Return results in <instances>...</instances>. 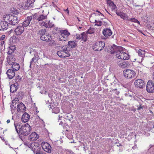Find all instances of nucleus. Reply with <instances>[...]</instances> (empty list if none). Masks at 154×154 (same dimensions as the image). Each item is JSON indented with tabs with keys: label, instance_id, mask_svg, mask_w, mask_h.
<instances>
[{
	"label": "nucleus",
	"instance_id": "nucleus-9",
	"mask_svg": "<svg viewBox=\"0 0 154 154\" xmlns=\"http://www.w3.org/2000/svg\"><path fill=\"white\" fill-rule=\"evenodd\" d=\"M135 86L138 88L142 89L145 86V82L141 79H138L135 80L134 82Z\"/></svg>",
	"mask_w": 154,
	"mask_h": 154
},
{
	"label": "nucleus",
	"instance_id": "nucleus-28",
	"mask_svg": "<svg viewBox=\"0 0 154 154\" xmlns=\"http://www.w3.org/2000/svg\"><path fill=\"white\" fill-rule=\"evenodd\" d=\"M81 39L84 42L86 41L87 39L88 35L87 33L86 32H84L82 33L81 34Z\"/></svg>",
	"mask_w": 154,
	"mask_h": 154
},
{
	"label": "nucleus",
	"instance_id": "nucleus-53",
	"mask_svg": "<svg viewBox=\"0 0 154 154\" xmlns=\"http://www.w3.org/2000/svg\"><path fill=\"white\" fill-rule=\"evenodd\" d=\"M13 13L15 15L19 13V12L17 10H15L14 11H13Z\"/></svg>",
	"mask_w": 154,
	"mask_h": 154
},
{
	"label": "nucleus",
	"instance_id": "nucleus-19",
	"mask_svg": "<svg viewBox=\"0 0 154 154\" xmlns=\"http://www.w3.org/2000/svg\"><path fill=\"white\" fill-rule=\"evenodd\" d=\"M32 20V16L27 17L22 25L24 27H26L28 26L30 24L31 21Z\"/></svg>",
	"mask_w": 154,
	"mask_h": 154
},
{
	"label": "nucleus",
	"instance_id": "nucleus-48",
	"mask_svg": "<svg viewBox=\"0 0 154 154\" xmlns=\"http://www.w3.org/2000/svg\"><path fill=\"white\" fill-rule=\"evenodd\" d=\"M81 35H79L78 34L77 35L76 37V39H78V40H80L81 39Z\"/></svg>",
	"mask_w": 154,
	"mask_h": 154
},
{
	"label": "nucleus",
	"instance_id": "nucleus-4",
	"mask_svg": "<svg viewBox=\"0 0 154 154\" xmlns=\"http://www.w3.org/2000/svg\"><path fill=\"white\" fill-rule=\"evenodd\" d=\"M60 35L58 38L60 41H66L67 40L68 37L70 35V33L66 30H61L60 32Z\"/></svg>",
	"mask_w": 154,
	"mask_h": 154
},
{
	"label": "nucleus",
	"instance_id": "nucleus-34",
	"mask_svg": "<svg viewBox=\"0 0 154 154\" xmlns=\"http://www.w3.org/2000/svg\"><path fill=\"white\" fill-rule=\"evenodd\" d=\"M64 118L66 119L70 120L72 119V116L69 113H67L64 116Z\"/></svg>",
	"mask_w": 154,
	"mask_h": 154
},
{
	"label": "nucleus",
	"instance_id": "nucleus-21",
	"mask_svg": "<svg viewBox=\"0 0 154 154\" xmlns=\"http://www.w3.org/2000/svg\"><path fill=\"white\" fill-rule=\"evenodd\" d=\"M29 118V115L26 112H25L22 116L21 120L23 122L25 123L28 121Z\"/></svg>",
	"mask_w": 154,
	"mask_h": 154
},
{
	"label": "nucleus",
	"instance_id": "nucleus-62",
	"mask_svg": "<svg viewBox=\"0 0 154 154\" xmlns=\"http://www.w3.org/2000/svg\"><path fill=\"white\" fill-rule=\"evenodd\" d=\"M66 11H67L68 13H69V11H68V8H67V9L66 10Z\"/></svg>",
	"mask_w": 154,
	"mask_h": 154
},
{
	"label": "nucleus",
	"instance_id": "nucleus-63",
	"mask_svg": "<svg viewBox=\"0 0 154 154\" xmlns=\"http://www.w3.org/2000/svg\"><path fill=\"white\" fill-rule=\"evenodd\" d=\"M55 29L56 30H57L58 29V28L57 27H56L55 28Z\"/></svg>",
	"mask_w": 154,
	"mask_h": 154
},
{
	"label": "nucleus",
	"instance_id": "nucleus-25",
	"mask_svg": "<svg viewBox=\"0 0 154 154\" xmlns=\"http://www.w3.org/2000/svg\"><path fill=\"white\" fill-rule=\"evenodd\" d=\"M15 49L16 47L15 45L10 46L8 48V54L9 55H11L14 52Z\"/></svg>",
	"mask_w": 154,
	"mask_h": 154
},
{
	"label": "nucleus",
	"instance_id": "nucleus-23",
	"mask_svg": "<svg viewBox=\"0 0 154 154\" xmlns=\"http://www.w3.org/2000/svg\"><path fill=\"white\" fill-rule=\"evenodd\" d=\"M76 43L74 41H69L68 42L67 47L68 48H74L76 46Z\"/></svg>",
	"mask_w": 154,
	"mask_h": 154
},
{
	"label": "nucleus",
	"instance_id": "nucleus-49",
	"mask_svg": "<svg viewBox=\"0 0 154 154\" xmlns=\"http://www.w3.org/2000/svg\"><path fill=\"white\" fill-rule=\"evenodd\" d=\"M111 7H112V10H115L117 8L116 5L114 3L113 4V5H112Z\"/></svg>",
	"mask_w": 154,
	"mask_h": 154
},
{
	"label": "nucleus",
	"instance_id": "nucleus-8",
	"mask_svg": "<svg viewBox=\"0 0 154 154\" xmlns=\"http://www.w3.org/2000/svg\"><path fill=\"white\" fill-rule=\"evenodd\" d=\"M116 55V57L122 60H127L129 59V55L128 54L122 51H120Z\"/></svg>",
	"mask_w": 154,
	"mask_h": 154
},
{
	"label": "nucleus",
	"instance_id": "nucleus-42",
	"mask_svg": "<svg viewBox=\"0 0 154 154\" xmlns=\"http://www.w3.org/2000/svg\"><path fill=\"white\" fill-rule=\"evenodd\" d=\"M95 23H96L95 25L98 26H100L102 25V23L101 21H97L96 20H95Z\"/></svg>",
	"mask_w": 154,
	"mask_h": 154
},
{
	"label": "nucleus",
	"instance_id": "nucleus-55",
	"mask_svg": "<svg viewBox=\"0 0 154 154\" xmlns=\"http://www.w3.org/2000/svg\"><path fill=\"white\" fill-rule=\"evenodd\" d=\"M44 26H45L46 28H49L48 27V23L47 24V23H45V24Z\"/></svg>",
	"mask_w": 154,
	"mask_h": 154
},
{
	"label": "nucleus",
	"instance_id": "nucleus-1",
	"mask_svg": "<svg viewBox=\"0 0 154 154\" xmlns=\"http://www.w3.org/2000/svg\"><path fill=\"white\" fill-rule=\"evenodd\" d=\"M14 126L17 133L23 136H27L31 131V128L28 123L21 125L19 123H14Z\"/></svg>",
	"mask_w": 154,
	"mask_h": 154
},
{
	"label": "nucleus",
	"instance_id": "nucleus-37",
	"mask_svg": "<svg viewBox=\"0 0 154 154\" xmlns=\"http://www.w3.org/2000/svg\"><path fill=\"white\" fill-rule=\"evenodd\" d=\"M138 54L140 56L143 57L144 55V51L141 49H139L138 52Z\"/></svg>",
	"mask_w": 154,
	"mask_h": 154
},
{
	"label": "nucleus",
	"instance_id": "nucleus-7",
	"mask_svg": "<svg viewBox=\"0 0 154 154\" xmlns=\"http://www.w3.org/2000/svg\"><path fill=\"white\" fill-rule=\"evenodd\" d=\"M123 48L120 46H118L115 44L110 46L109 49V52L111 54L118 53L120 51H122Z\"/></svg>",
	"mask_w": 154,
	"mask_h": 154
},
{
	"label": "nucleus",
	"instance_id": "nucleus-46",
	"mask_svg": "<svg viewBox=\"0 0 154 154\" xmlns=\"http://www.w3.org/2000/svg\"><path fill=\"white\" fill-rule=\"evenodd\" d=\"M7 58L8 62V61L11 62V60L13 59V57L12 56H11V55H9L7 57Z\"/></svg>",
	"mask_w": 154,
	"mask_h": 154
},
{
	"label": "nucleus",
	"instance_id": "nucleus-15",
	"mask_svg": "<svg viewBox=\"0 0 154 154\" xmlns=\"http://www.w3.org/2000/svg\"><path fill=\"white\" fill-rule=\"evenodd\" d=\"M103 35L105 37L110 36L112 35V32L109 28H106L103 29L102 31Z\"/></svg>",
	"mask_w": 154,
	"mask_h": 154
},
{
	"label": "nucleus",
	"instance_id": "nucleus-52",
	"mask_svg": "<svg viewBox=\"0 0 154 154\" xmlns=\"http://www.w3.org/2000/svg\"><path fill=\"white\" fill-rule=\"evenodd\" d=\"M137 107H138V108H137V110H139L143 108V107L142 106L141 104H140L139 106H137Z\"/></svg>",
	"mask_w": 154,
	"mask_h": 154
},
{
	"label": "nucleus",
	"instance_id": "nucleus-61",
	"mask_svg": "<svg viewBox=\"0 0 154 154\" xmlns=\"http://www.w3.org/2000/svg\"><path fill=\"white\" fill-rule=\"evenodd\" d=\"M122 146V145L120 143H119L118 145H117V146Z\"/></svg>",
	"mask_w": 154,
	"mask_h": 154
},
{
	"label": "nucleus",
	"instance_id": "nucleus-57",
	"mask_svg": "<svg viewBox=\"0 0 154 154\" xmlns=\"http://www.w3.org/2000/svg\"><path fill=\"white\" fill-rule=\"evenodd\" d=\"M137 148V145L135 144V145L132 147V149H135Z\"/></svg>",
	"mask_w": 154,
	"mask_h": 154
},
{
	"label": "nucleus",
	"instance_id": "nucleus-3",
	"mask_svg": "<svg viewBox=\"0 0 154 154\" xmlns=\"http://www.w3.org/2000/svg\"><path fill=\"white\" fill-rule=\"evenodd\" d=\"M66 46L62 47L61 50L57 52V54L60 57H66L70 56V54L69 53V51L70 48H68L66 47Z\"/></svg>",
	"mask_w": 154,
	"mask_h": 154
},
{
	"label": "nucleus",
	"instance_id": "nucleus-30",
	"mask_svg": "<svg viewBox=\"0 0 154 154\" xmlns=\"http://www.w3.org/2000/svg\"><path fill=\"white\" fill-rule=\"evenodd\" d=\"M47 16L44 15L42 14L40 15L38 14V22L42 21L43 20L47 18Z\"/></svg>",
	"mask_w": 154,
	"mask_h": 154
},
{
	"label": "nucleus",
	"instance_id": "nucleus-56",
	"mask_svg": "<svg viewBox=\"0 0 154 154\" xmlns=\"http://www.w3.org/2000/svg\"><path fill=\"white\" fill-rule=\"evenodd\" d=\"M104 50H105V51H108V52H109V49L108 50V49L106 47L105 48Z\"/></svg>",
	"mask_w": 154,
	"mask_h": 154
},
{
	"label": "nucleus",
	"instance_id": "nucleus-24",
	"mask_svg": "<svg viewBox=\"0 0 154 154\" xmlns=\"http://www.w3.org/2000/svg\"><path fill=\"white\" fill-rule=\"evenodd\" d=\"M19 103V101L18 100H13L12 103V106L11 107V109H17V108L18 106Z\"/></svg>",
	"mask_w": 154,
	"mask_h": 154
},
{
	"label": "nucleus",
	"instance_id": "nucleus-14",
	"mask_svg": "<svg viewBox=\"0 0 154 154\" xmlns=\"http://www.w3.org/2000/svg\"><path fill=\"white\" fill-rule=\"evenodd\" d=\"M43 149L48 153H51V147L50 145L47 142L44 143V144L42 146Z\"/></svg>",
	"mask_w": 154,
	"mask_h": 154
},
{
	"label": "nucleus",
	"instance_id": "nucleus-47",
	"mask_svg": "<svg viewBox=\"0 0 154 154\" xmlns=\"http://www.w3.org/2000/svg\"><path fill=\"white\" fill-rule=\"evenodd\" d=\"M51 39H50V43H49V45H53L55 44V42L54 40H51Z\"/></svg>",
	"mask_w": 154,
	"mask_h": 154
},
{
	"label": "nucleus",
	"instance_id": "nucleus-22",
	"mask_svg": "<svg viewBox=\"0 0 154 154\" xmlns=\"http://www.w3.org/2000/svg\"><path fill=\"white\" fill-rule=\"evenodd\" d=\"M40 38L42 40L46 42H48L50 40V39H52L51 38V35L48 34H47V33H46L43 36H41Z\"/></svg>",
	"mask_w": 154,
	"mask_h": 154
},
{
	"label": "nucleus",
	"instance_id": "nucleus-33",
	"mask_svg": "<svg viewBox=\"0 0 154 154\" xmlns=\"http://www.w3.org/2000/svg\"><path fill=\"white\" fill-rule=\"evenodd\" d=\"M46 29H42L41 30L39 31L38 32V34L40 35V37L41 36H43L44 35L46 34Z\"/></svg>",
	"mask_w": 154,
	"mask_h": 154
},
{
	"label": "nucleus",
	"instance_id": "nucleus-36",
	"mask_svg": "<svg viewBox=\"0 0 154 154\" xmlns=\"http://www.w3.org/2000/svg\"><path fill=\"white\" fill-rule=\"evenodd\" d=\"M52 111V113L57 114L59 112V109L58 107H55L53 108Z\"/></svg>",
	"mask_w": 154,
	"mask_h": 154
},
{
	"label": "nucleus",
	"instance_id": "nucleus-26",
	"mask_svg": "<svg viewBox=\"0 0 154 154\" xmlns=\"http://www.w3.org/2000/svg\"><path fill=\"white\" fill-rule=\"evenodd\" d=\"M18 84L16 83L10 86V91L11 92L14 93L16 91L17 89V86Z\"/></svg>",
	"mask_w": 154,
	"mask_h": 154
},
{
	"label": "nucleus",
	"instance_id": "nucleus-44",
	"mask_svg": "<svg viewBox=\"0 0 154 154\" xmlns=\"http://www.w3.org/2000/svg\"><path fill=\"white\" fill-rule=\"evenodd\" d=\"M32 1L30 0H29L28 2H27V3H25V5H26V6L27 7V9L29 7V6L30 5V4H32Z\"/></svg>",
	"mask_w": 154,
	"mask_h": 154
},
{
	"label": "nucleus",
	"instance_id": "nucleus-11",
	"mask_svg": "<svg viewBox=\"0 0 154 154\" xmlns=\"http://www.w3.org/2000/svg\"><path fill=\"white\" fill-rule=\"evenodd\" d=\"M30 147L31 148L32 150L34 153L37 154L40 152L41 147L40 146L36 143H34L30 145Z\"/></svg>",
	"mask_w": 154,
	"mask_h": 154
},
{
	"label": "nucleus",
	"instance_id": "nucleus-10",
	"mask_svg": "<svg viewBox=\"0 0 154 154\" xmlns=\"http://www.w3.org/2000/svg\"><path fill=\"white\" fill-rule=\"evenodd\" d=\"M146 90L147 92L149 93L154 92V84L151 80H149L147 83Z\"/></svg>",
	"mask_w": 154,
	"mask_h": 154
},
{
	"label": "nucleus",
	"instance_id": "nucleus-17",
	"mask_svg": "<svg viewBox=\"0 0 154 154\" xmlns=\"http://www.w3.org/2000/svg\"><path fill=\"white\" fill-rule=\"evenodd\" d=\"M8 63L9 65H12V69L14 71H17L20 68L19 64L17 63L8 61Z\"/></svg>",
	"mask_w": 154,
	"mask_h": 154
},
{
	"label": "nucleus",
	"instance_id": "nucleus-27",
	"mask_svg": "<svg viewBox=\"0 0 154 154\" xmlns=\"http://www.w3.org/2000/svg\"><path fill=\"white\" fill-rule=\"evenodd\" d=\"M17 108V111H20L21 109H23L24 110L25 109H26V107L21 102L19 103V102L18 106Z\"/></svg>",
	"mask_w": 154,
	"mask_h": 154
},
{
	"label": "nucleus",
	"instance_id": "nucleus-31",
	"mask_svg": "<svg viewBox=\"0 0 154 154\" xmlns=\"http://www.w3.org/2000/svg\"><path fill=\"white\" fill-rule=\"evenodd\" d=\"M121 17L124 20H128L129 17L125 13H123L121 15Z\"/></svg>",
	"mask_w": 154,
	"mask_h": 154
},
{
	"label": "nucleus",
	"instance_id": "nucleus-54",
	"mask_svg": "<svg viewBox=\"0 0 154 154\" xmlns=\"http://www.w3.org/2000/svg\"><path fill=\"white\" fill-rule=\"evenodd\" d=\"M123 13V12H116V13L117 15L121 17V15H122Z\"/></svg>",
	"mask_w": 154,
	"mask_h": 154
},
{
	"label": "nucleus",
	"instance_id": "nucleus-18",
	"mask_svg": "<svg viewBox=\"0 0 154 154\" xmlns=\"http://www.w3.org/2000/svg\"><path fill=\"white\" fill-rule=\"evenodd\" d=\"M6 74L9 79H12L15 75V72L12 69H8L6 72Z\"/></svg>",
	"mask_w": 154,
	"mask_h": 154
},
{
	"label": "nucleus",
	"instance_id": "nucleus-16",
	"mask_svg": "<svg viewBox=\"0 0 154 154\" xmlns=\"http://www.w3.org/2000/svg\"><path fill=\"white\" fill-rule=\"evenodd\" d=\"M38 135L35 132H32L29 137V140L32 141H36L38 138Z\"/></svg>",
	"mask_w": 154,
	"mask_h": 154
},
{
	"label": "nucleus",
	"instance_id": "nucleus-51",
	"mask_svg": "<svg viewBox=\"0 0 154 154\" xmlns=\"http://www.w3.org/2000/svg\"><path fill=\"white\" fill-rule=\"evenodd\" d=\"M5 35H2L0 38V40H2L5 39Z\"/></svg>",
	"mask_w": 154,
	"mask_h": 154
},
{
	"label": "nucleus",
	"instance_id": "nucleus-6",
	"mask_svg": "<svg viewBox=\"0 0 154 154\" xmlns=\"http://www.w3.org/2000/svg\"><path fill=\"white\" fill-rule=\"evenodd\" d=\"M105 46L104 41H100L96 42L94 44L93 49L96 51H100L102 50Z\"/></svg>",
	"mask_w": 154,
	"mask_h": 154
},
{
	"label": "nucleus",
	"instance_id": "nucleus-64",
	"mask_svg": "<svg viewBox=\"0 0 154 154\" xmlns=\"http://www.w3.org/2000/svg\"><path fill=\"white\" fill-rule=\"evenodd\" d=\"M153 79L154 80V72H153Z\"/></svg>",
	"mask_w": 154,
	"mask_h": 154
},
{
	"label": "nucleus",
	"instance_id": "nucleus-58",
	"mask_svg": "<svg viewBox=\"0 0 154 154\" xmlns=\"http://www.w3.org/2000/svg\"><path fill=\"white\" fill-rule=\"evenodd\" d=\"M67 152H69L70 153H71L72 152V151L70 150H67Z\"/></svg>",
	"mask_w": 154,
	"mask_h": 154
},
{
	"label": "nucleus",
	"instance_id": "nucleus-29",
	"mask_svg": "<svg viewBox=\"0 0 154 154\" xmlns=\"http://www.w3.org/2000/svg\"><path fill=\"white\" fill-rule=\"evenodd\" d=\"M39 56L37 54L34 55V57L32 58L31 61V64H32L33 63H36L38 60Z\"/></svg>",
	"mask_w": 154,
	"mask_h": 154
},
{
	"label": "nucleus",
	"instance_id": "nucleus-60",
	"mask_svg": "<svg viewBox=\"0 0 154 154\" xmlns=\"http://www.w3.org/2000/svg\"><path fill=\"white\" fill-rule=\"evenodd\" d=\"M10 122V121L9 120V119L7 120V122L8 123H9Z\"/></svg>",
	"mask_w": 154,
	"mask_h": 154
},
{
	"label": "nucleus",
	"instance_id": "nucleus-35",
	"mask_svg": "<svg viewBox=\"0 0 154 154\" xmlns=\"http://www.w3.org/2000/svg\"><path fill=\"white\" fill-rule=\"evenodd\" d=\"M38 14H39L38 13H35L32 15V17L33 21H35L36 20V21H38Z\"/></svg>",
	"mask_w": 154,
	"mask_h": 154
},
{
	"label": "nucleus",
	"instance_id": "nucleus-5",
	"mask_svg": "<svg viewBox=\"0 0 154 154\" xmlns=\"http://www.w3.org/2000/svg\"><path fill=\"white\" fill-rule=\"evenodd\" d=\"M123 74L124 77L128 79H131L135 76L136 73L134 71L130 69L124 70Z\"/></svg>",
	"mask_w": 154,
	"mask_h": 154
},
{
	"label": "nucleus",
	"instance_id": "nucleus-45",
	"mask_svg": "<svg viewBox=\"0 0 154 154\" xmlns=\"http://www.w3.org/2000/svg\"><path fill=\"white\" fill-rule=\"evenodd\" d=\"M48 24L49 28H52L54 26V24L52 23L51 22L50 20L48 21Z\"/></svg>",
	"mask_w": 154,
	"mask_h": 154
},
{
	"label": "nucleus",
	"instance_id": "nucleus-20",
	"mask_svg": "<svg viewBox=\"0 0 154 154\" xmlns=\"http://www.w3.org/2000/svg\"><path fill=\"white\" fill-rule=\"evenodd\" d=\"M4 21H0V24L1 28H2V30H6L8 28V23L7 20H4Z\"/></svg>",
	"mask_w": 154,
	"mask_h": 154
},
{
	"label": "nucleus",
	"instance_id": "nucleus-40",
	"mask_svg": "<svg viewBox=\"0 0 154 154\" xmlns=\"http://www.w3.org/2000/svg\"><path fill=\"white\" fill-rule=\"evenodd\" d=\"M86 32L87 33V34H92L94 32V29L93 28H92L90 27L88 31Z\"/></svg>",
	"mask_w": 154,
	"mask_h": 154
},
{
	"label": "nucleus",
	"instance_id": "nucleus-13",
	"mask_svg": "<svg viewBox=\"0 0 154 154\" xmlns=\"http://www.w3.org/2000/svg\"><path fill=\"white\" fill-rule=\"evenodd\" d=\"M24 30V28L22 25L18 26L14 30L15 35H21Z\"/></svg>",
	"mask_w": 154,
	"mask_h": 154
},
{
	"label": "nucleus",
	"instance_id": "nucleus-50",
	"mask_svg": "<svg viewBox=\"0 0 154 154\" xmlns=\"http://www.w3.org/2000/svg\"><path fill=\"white\" fill-rule=\"evenodd\" d=\"M45 22L42 21H40V22L39 23V24L41 26H43L45 24Z\"/></svg>",
	"mask_w": 154,
	"mask_h": 154
},
{
	"label": "nucleus",
	"instance_id": "nucleus-32",
	"mask_svg": "<svg viewBox=\"0 0 154 154\" xmlns=\"http://www.w3.org/2000/svg\"><path fill=\"white\" fill-rule=\"evenodd\" d=\"M18 6L21 9H27V7L26 6V5H25V3H23V2L18 4Z\"/></svg>",
	"mask_w": 154,
	"mask_h": 154
},
{
	"label": "nucleus",
	"instance_id": "nucleus-2",
	"mask_svg": "<svg viewBox=\"0 0 154 154\" xmlns=\"http://www.w3.org/2000/svg\"><path fill=\"white\" fill-rule=\"evenodd\" d=\"M3 18L4 20L9 22L8 23L13 25L17 24L19 20L17 16L12 15L6 14L4 15Z\"/></svg>",
	"mask_w": 154,
	"mask_h": 154
},
{
	"label": "nucleus",
	"instance_id": "nucleus-43",
	"mask_svg": "<svg viewBox=\"0 0 154 154\" xmlns=\"http://www.w3.org/2000/svg\"><path fill=\"white\" fill-rule=\"evenodd\" d=\"M112 91H114V92H115V93L117 95H118L120 93V91H119V89H118L116 88H115V89L112 90Z\"/></svg>",
	"mask_w": 154,
	"mask_h": 154
},
{
	"label": "nucleus",
	"instance_id": "nucleus-41",
	"mask_svg": "<svg viewBox=\"0 0 154 154\" xmlns=\"http://www.w3.org/2000/svg\"><path fill=\"white\" fill-rule=\"evenodd\" d=\"M106 2L107 4L109 5V6H111L112 5H113L114 3L111 0H107Z\"/></svg>",
	"mask_w": 154,
	"mask_h": 154
},
{
	"label": "nucleus",
	"instance_id": "nucleus-12",
	"mask_svg": "<svg viewBox=\"0 0 154 154\" xmlns=\"http://www.w3.org/2000/svg\"><path fill=\"white\" fill-rule=\"evenodd\" d=\"M117 64L119 67L123 68L128 67L130 66V64L128 61H125L122 60L117 61Z\"/></svg>",
	"mask_w": 154,
	"mask_h": 154
},
{
	"label": "nucleus",
	"instance_id": "nucleus-39",
	"mask_svg": "<svg viewBox=\"0 0 154 154\" xmlns=\"http://www.w3.org/2000/svg\"><path fill=\"white\" fill-rule=\"evenodd\" d=\"M16 81V84H18V82H20L21 80V78H20L19 75H17L15 78Z\"/></svg>",
	"mask_w": 154,
	"mask_h": 154
},
{
	"label": "nucleus",
	"instance_id": "nucleus-38",
	"mask_svg": "<svg viewBox=\"0 0 154 154\" xmlns=\"http://www.w3.org/2000/svg\"><path fill=\"white\" fill-rule=\"evenodd\" d=\"M128 21H131L132 22H134V23H137L138 24H140V22L136 19H135L134 18H130L129 17V19Z\"/></svg>",
	"mask_w": 154,
	"mask_h": 154
},
{
	"label": "nucleus",
	"instance_id": "nucleus-59",
	"mask_svg": "<svg viewBox=\"0 0 154 154\" xmlns=\"http://www.w3.org/2000/svg\"><path fill=\"white\" fill-rule=\"evenodd\" d=\"M36 154H45V153H42V152H40L39 153H37Z\"/></svg>",
	"mask_w": 154,
	"mask_h": 154
}]
</instances>
